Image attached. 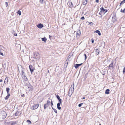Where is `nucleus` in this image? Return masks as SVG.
Returning a JSON list of instances; mask_svg holds the SVG:
<instances>
[{"instance_id":"obj_1","label":"nucleus","mask_w":125,"mask_h":125,"mask_svg":"<svg viewBox=\"0 0 125 125\" xmlns=\"http://www.w3.org/2000/svg\"><path fill=\"white\" fill-rule=\"evenodd\" d=\"M51 99H51H50V98H48V100L47 101L46 103L44 104V110L46 109L49 106L50 103H51Z\"/></svg>"},{"instance_id":"obj_2","label":"nucleus","mask_w":125,"mask_h":125,"mask_svg":"<svg viewBox=\"0 0 125 125\" xmlns=\"http://www.w3.org/2000/svg\"><path fill=\"white\" fill-rule=\"evenodd\" d=\"M39 105V104H37L33 105L31 107V109L32 110L37 109L38 108Z\"/></svg>"},{"instance_id":"obj_3","label":"nucleus","mask_w":125,"mask_h":125,"mask_svg":"<svg viewBox=\"0 0 125 125\" xmlns=\"http://www.w3.org/2000/svg\"><path fill=\"white\" fill-rule=\"evenodd\" d=\"M29 67L31 73H32L34 69V68L33 66L31 65H30Z\"/></svg>"},{"instance_id":"obj_4","label":"nucleus","mask_w":125,"mask_h":125,"mask_svg":"<svg viewBox=\"0 0 125 125\" xmlns=\"http://www.w3.org/2000/svg\"><path fill=\"white\" fill-rule=\"evenodd\" d=\"M101 12H103L104 13H105L107 12V11L106 9H104L103 7H102L100 8Z\"/></svg>"},{"instance_id":"obj_5","label":"nucleus","mask_w":125,"mask_h":125,"mask_svg":"<svg viewBox=\"0 0 125 125\" xmlns=\"http://www.w3.org/2000/svg\"><path fill=\"white\" fill-rule=\"evenodd\" d=\"M51 107H52V109H53L54 111L56 113H57V110L56 109H54L53 108V107H52V105H53V101H52V100H51Z\"/></svg>"},{"instance_id":"obj_6","label":"nucleus","mask_w":125,"mask_h":125,"mask_svg":"<svg viewBox=\"0 0 125 125\" xmlns=\"http://www.w3.org/2000/svg\"><path fill=\"white\" fill-rule=\"evenodd\" d=\"M37 26L39 28L41 29L43 27V25L41 23H39L37 25Z\"/></svg>"},{"instance_id":"obj_7","label":"nucleus","mask_w":125,"mask_h":125,"mask_svg":"<svg viewBox=\"0 0 125 125\" xmlns=\"http://www.w3.org/2000/svg\"><path fill=\"white\" fill-rule=\"evenodd\" d=\"M28 89L29 91H31L33 89V87L31 85H28Z\"/></svg>"},{"instance_id":"obj_8","label":"nucleus","mask_w":125,"mask_h":125,"mask_svg":"<svg viewBox=\"0 0 125 125\" xmlns=\"http://www.w3.org/2000/svg\"><path fill=\"white\" fill-rule=\"evenodd\" d=\"M68 5L69 7L70 8H72L73 7V5L71 1H69Z\"/></svg>"},{"instance_id":"obj_9","label":"nucleus","mask_w":125,"mask_h":125,"mask_svg":"<svg viewBox=\"0 0 125 125\" xmlns=\"http://www.w3.org/2000/svg\"><path fill=\"white\" fill-rule=\"evenodd\" d=\"M62 104V103H58L57 104V108L59 110H60L61 109V107H60L61 104Z\"/></svg>"},{"instance_id":"obj_10","label":"nucleus","mask_w":125,"mask_h":125,"mask_svg":"<svg viewBox=\"0 0 125 125\" xmlns=\"http://www.w3.org/2000/svg\"><path fill=\"white\" fill-rule=\"evenodd\" d=\"M113 62H112L108 66V68H110V67H112L113 68H114V67L113 65Z\"/></svg>"},{"instance_id":"obj_11","label":"nucleus","mask_w":125,"mask_h":125,"mask_svg":"<svg viewBox=\"0 0 125 125\" xmlns=\"http://www.w3.org/2000/svg\"><path fill=\"white\" fill-rule=\"evenodd\" d=\"M22 78L25 81H26L27 80V77L24 75H22Z\"/></svg>"},{"instance_id":"obj_12","label":"nucleus","mask_w":125,"mask_h":125,"mask_svg":"<svg viewBox=\"0 0 125 125\" xmlns=\"http://www.w3.org/2000/svg\"><path fill=\"white\" fill-rule=\"evenodd\" d=\"M94 33H96L98 34V35L99 36H100L101 35V33L100 32V31L98 30H97L96 31H95L94 32Z\"/></svg>"},{"instance_id":"obj_13","label":"nucleus","mask_w":125,"mask_h":125,"mask_svg":"<svg viewBox=\"0 0 125 125\" xmlns=\"http://www.w3.org/2000/svg\"><path fill=\"white\" fill-rule=\"evenodd\" d=\"M87 3V0H83V5H86Z\"/></svg>"},{"instance_id":"obj_14","label":"nucleus","mask_w":125,"mask_h":125,"mask_svg":"<svg viewBox=\"0 0 125 125\" xmlns=\"http://www.w3.org/2000/svg\"><path fill=\"white\" fill-rule=\"evenodd\" d=\"M81 34V32H80L79 33L77 32L76 33V37L78 38Z\"/></svg>"},{"instance_id":"obj_15","label":"nucleus","mask_w":125,"mask_h":125,"mask_svg":"<svg viewBox=\"0 0 125 125\" xmlns=\"http://www.w3.org/2000/svg\"><path fill=\"white\" fill-rule=\"evenodd\" d=\"M95 54L97 55H98L99 54V50L98 49H96L95 50Z\"/></svg>"},{"instance_id":"obj_16","label":"nucleus","mask_w":125,"mask_h":125,"mask_svg":"<svg viewBox=\"0 0 125 125\" xmlns=\"http://www.w3.org/2000/svg\"><path fill=\"white\" fill-rule=\"evenodd\" d=\"M42 41H44L45 42L47 40V39L46 38L44 37L43 38H42Z\"/></svg>"},{"instance_id":"obj_17","label":"nucleus","mask_w":125,"mask_h":125,"mask_svg":"<svg viewBox=\"0 0 125 125\" xmlns=\"http://www.w3.org/2000/svg\"><path fill=\"white\" fill-rule=\"evenodd\" d=\"M110 90L109 89H106L105 91V93L106 94H109V93Z\"/></svg>"},{"instance_id":"obj_18","label":"nucleus","mask_w":125,"mask_h":125,"mask_svg":"<svg viewBox=\"0 0 125 125\" xmlns=\"http://www.w3.org/2000/svg\"><path fill=\"white\" fill-rule=\"evenodd\" d=\"M10 90V89L9 88L7 87L6 88V91L8 94H9Z\"/></svg>"},{"instance_id":"obj_19","label":"nucleus","mask_w":125,"mask_h":125,"mask_svg":"<svg viewBox=\"0 0 125 125\" xmlns=\"http://www.w3.org/2000/svg\"><path fill=\"white\" fill-rule=\"evenodd\" d=\"M10 95V94H8L5 97V100H7L9 98Z\"/></svg>"},{"instance_id":"obj_20","label":"nucleus","mask_w":125,"mask_h":125,"mask_svg":"<svg viewBox=\"0 0 125 125\" xmlns=\"http://www.w3.org/2000/svg\"><path fill=\"white\" fill-rule=\"evenodd\" d=\"M3 51V50L1 49H0V54L2 56H3V53H2Z\"/></svg>"},{"instance_id":"obj_21","label":"nucleus","mask_w":125,"mask_h":125,"mask_svg":"<svg viewBox=\"0 0 125 125\" xmlns=\"http://www.w3.org/2000/svg\"><path fill=\"white\" fill-rule=\"evenodd\" d=\"M8 78L7 77H6L5 80V81L4 82V83H6L8 82Z\"/></svg>"},{"instance_id":"obj_22","label":"nucleus","mask_w":125,"mask_h":125,"mask_svg":"<svg viewBox=\"0 0 125 125\" xmlns=\"http://www.w3.org/2000/svg\"><path fill=\"white\" fill-rule=\"evenodd\" d=\"M16 122H13L11 124V125H16Z\"/></svg>"},{"instance_id":"obj_23","label":"nucleus","mask_w":125,"mask_h":125,"mask_svg":"<svg viewBox=\"0 0 125 125\" xmlns=\"http://www.w3.org/2000/svg\"><path fill=\"white\" fill-rule=\"evenodd\" d=\"M17 13L19 14V15H21V13L20 10H19L17 12Z\"/></svg>"},{"instance_id":"obj_24","label":"nucleus","mask_w":125,"mask_h":125,"mask_svg":"<svg viewBox=\"0 0 125 125\" xmlns=\"http://www.w3.org/2000/svg\"><path fill=\"white\" fill-rule=\"evenodd\" d=\"M125 3V0H123V1L121 2L120 4V6H121L122 4Z\"/></svg>"},{"instance_id":"obj_25","label":"nucleus","mask_w":125,"mask_h":125,"mask_svg":"<svg viewBox=\"0 0 125 125\" xmlns=\"http://www.w3.org/2000/svg\"><path fill=\"white\" fill-rule=\"evenodd\" d=\"M74 66L76 69H77L78 67H79V66L78 64H76Z\"/></svg>"},{"instance_id":"obj_26","label":"nucleus","mask_w":125,"mask_h":125,"mask_svg":"<svg viewBox=\"0 0 125 125\" xmlns=\"http://www.w3.org/2000/svg\"><path fill=\"white\" fill-rule=\"evenodd\" d=\"M58 100H59V103H62V99H61L60 98L58 99Z\"/></svg>"},{"instance_id":"obj_27","label":"nucleus","mask_w":125,"mask_h":125,"mask_svg":"<svg viewBox=\"0 0 125 125\" xmlns=\"http://www.w3.org/2000/svg\"><path fill=\"white\" fill-rule=\"evenodd\" d=\"M19 112H16L15 113V116H18V113H19Z\"/></svg>"},{"instance_id":"obj_28","label":"nucleus","mask_w":125,"mask_h":125,"mask_svg":"<svg viewBox=\"0 0 125 125\" xmlns=\"http://www.w3.org/2000/svg\"><path fill=\"white\" fill-rule=\"evenodd\" d=\"M56 97L58 99L60 98L59 96L58 95H57Z\"/></svg>"},{"instance_id":"obj_29","label":"nucleus","mask_w":125,"mask_h":125,"mask_svg":"<svg viewBox=\"0 0 125 125\" xmlns=\"http://www.w3.org/2000/svg\"><path fill=\"white\" fill-rule=\"evenodd\" d=\"M84 55L85 56V60H86L87 58V56H86V54H84Z\"/></svg>"},{"instance_id":"obj_30","label":"nucleus","mask_w":125,"mask_h":125,"mask_svg":"<svg viewBox=\"0 0 125 125\" xmlns=\"http://www.w3.org/2000/svg\"><path fill=\"white\" fill-rule=\"evenodd\" d=\"M81 19L82 20H84L85 19L84 17V16L82 17L81 18Z\"/></svg>"},{"instance_id":"obj_31","label":"nucleus","mask_w":125,"mask_h":125,"mask_svg":"<svg viewBox=\"0 0 125 125\" xmlns=\"http://www.w3.org/2000/svg\"><path fill=\"white\" fill-rule=\"evenodd\" d=\"M83 104V103H82L80 104H79L78 105V106L79 107H80Z\"/></svg>"},{"instance_id":"obj_32","label":"nucleus","mask_w":125,"mask_h":125,"mask_svg":"<svg viewBox=\"0 0 125 125\" xmlns=\"http://www.w3.org/2000/svg\"><path fill=\"white\" fill-rule=\"evenodd\" d=\"M123 73H124L125 72V67H124V68L123 70Z\"/></svg>"},{"instance_id":"obj_33","label":"nucleus","mask_w":125,"mask_h":125,"mask_svg":"<svg viewBox=\"0 0 125 125\" xmlns=\"http://www.w3.org/2000/svg\"><path fill=\"white\" fill-rule=\"evenodd\" d=\"M22 74H21L22 76L24 75V72L23 71H22Z\"/></svg>"},{"instance_id":"obj_34","label":"nucleus","mask_w":125,"mask_h":125,"mask_svg":"<svg viewBox=\"0 0 125 125\" xmlns=\"http://www.w3.org/2000/svg\"><path fill=\"white\" fill-rule=\"evenodd\" d=\"M44 0H41L40 1H41V3L42 4L43 3V2L44 1Z\"/></svg>"},{"instance_id":"obj_35","label":"nucleus","mask_w":125,"mask_h":125,"mask_svg":"<svg viewBox=\"0 0 125 125\" xmlns=\"http://www.w3.org/2000/svg\"><path fill=\"white\" fill-rule=\"evenodd\" d=\"M5 3H6V6L7 7L8 6V3L7 2H5Z\"/></svg>"},{"instance_id":"obj_36","label":"nucleus","mask_w":125,"mask_h":125,"mask_svg":"<svg viewBox=\"0 0 125 125\" xmlns=\"http://www.w3.org/2000/svg\"><path fill=\"white\" fill-rule=\"evenodd\" d=\"M27 122H29L30 123H31V121H30V120H27Z\"/></svg>"},{"instance_id":"obj_37","label":"nucleus","mask_w":125,"mask_h":125,"mask_svg":"<svg viewBox=\"0 0 125 125\" xmlns=\"http://www.w3.org/2000/svg\"><path fill=\"white\" fill-rule=\"evenodd\" d=\"M14 35L15 36H17V34L15 33H14Z\"/></svg>"},{"instance_id":"obj_38","label":"nucleus","mask_w":125,"mask_h":125,"mask_svg":"<svg viewBox=\"0 0 125 125\" xmlns=\"http://www.w3.org/2000/svg\"><path fill=\"white\" fill-rule=\"evenodd\" d=\"M122 12L125 13V8L124 9L123 11H122Z\"/></svg>"},{"instance_id":"obj_39","label":"nucleus","mask_w":125,"mask_h":125,"mask_svg":"<svg viewBox=\"0 0 125 125\" xmlns=\"http://www.w3.org/2000/svg\"><path fill=\"white\" fill-rule=\"evenodd\" d=\"M82 64H83V63H81L80 64H78V65L79 67L80 66L82 65Z\"/></svg>"},{"instance_id":"obj_40","label":"nucleus","mask_w":125,"mask_h":125,"mask_svg":"<svg viewBox=\"0 0 125 125\" xmlns=\"http://www.w3.org/2000/svg\"><path fill=\"white\" fill-rule=\"evenodd\" d=\"M95 2L96 3H98L99 2V0H96Z\"/></svg>"},{"instance_id":"obj_41","label":"nucleus","mask_w":125,"mask_h":125,"mask_svg":"<svg viewBox=\"0 0 125 125\" xmlns=\"http://www.w3.org/2000/svg\"><path fill=\"white\" fill-rule=\"evenodd\" d=\"M2 81V79H0V82H1Z\"/></svg>"},{"instance_id":"obj_42","label":"nucleus","mask_w":125,"mask_h":125,"mask_svg":"<svg viewBox=\"0 0 125 125\" xmlns=\"http://www.w3.org/2000/svg\"><path fill=\"white\" fill-rule=\"evenodd\" d=\"M92 43H93L94 42V41L93 40H92Z\"/></svg>"},{"instance_id":"obj_43","label":"nucleus","mask_w":125,"mask_h":125,"mask_svg":"<svg viewBox=\"0 0 125 125\" xmlns=\"http://www.w3.org/2000/svg\"><path fill=\"white\" fill-rule=\"evenodd\" d=\"M85 98V97H83L82 98V99H84Z\"/></svg>"},{"instance_id":"obj_44","label":"nucleus","mask_w":125,"mask_h":125,"mask_svg":"<svg viewBox=\"0 0 125 125\" xmlns=\"http://www.w3.org/2000/svg\"><path fill=\"white\" fill-rule=\"evenodd\" d=\"M92 23V22H89V24H91V23Z\"/></svg>"},{"instance_id":"obj_45","label":"nucleus","mask_w":125,"mask_h":125,"mask_svg":"<svg viewBox=\"0 0 125 125\" xmlns=\"http://www.w3.org/2000/svg\"><path fill=\"white\" fill-rule=\"evenodd\" d=\"M49 38H50V37H51V36H50V35H49Z\"/></svg>"},{"instance_id":"obj_46","label":"nucleus","mask_w":125,"mask_h":125,"mask_svg":"<svg viewBox=\"0 0 125 125\" xmlns=\"http://www.w3.org/2000/svg\"><path fill=\"white\" fill-rule=\"evenodd\" d=\"M49 70H48V73H49Z\"/></svg>"},{"instance_id":"obj_47","label":"nucleus","mask_w":125,"mask_h":125,"mask_svg":"<svg viewBox=\"0 0 125 125\" xmlns=\"http://www.w3.org/2000/svg\"><path fill=\"white\" fill-rule=\"evenodd\" d=\"M122 11H123V10H122V9L121 10V12H122Z\"/></svg>"}]
</instances>
